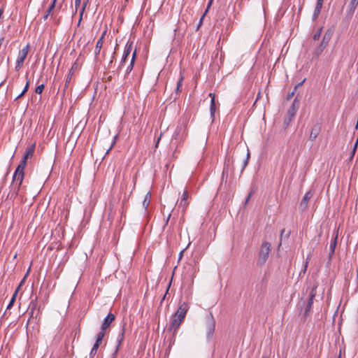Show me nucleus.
<instances>
[{"label": "nucleus", "mask_w": 358, "mask_h": 358, "mask_svg": "<svg viewBox=\"0 0 358 358\" xmlns=\"http://www.w3.org/2000/svg\"><path fill=\"white\" fill-rule=\"evenodd\" d=\"M35 146V143H33L27 148L26 152L22 160L20 161V163L17 166L14 173L13 180L17 186V189H20L24 179V169L25 168L27 161L29 158H31L34 155Z\"/></svg>", "instance_id": "f257e3e1"}, {"label": "nucleus", "mask_w": 358, "mask_h": 358, "mask_svg": "<svg viewBox=\"0 0 358 358\" xmlns=\"http://www.w3.org/2000/svg\"><path fill=\"white\" fill-rule=\"evenodd\" d=\"M29 50V45L27 44L22 50H20L17 58L16 60L15 70L19 71L23 64L24 59H26Z\"/></svg>", "instance_id": "f03ea898"}, {"label": "nucleus", "mask_w": 358, "mask_h": 358, "mask_svg": "<svg viewBox=\"0 0 358 358\" xmlns=\"http://www.w3.org/2000/svg\"><path fill=\"white\" fill-rule=\"evenodd\" d=\"M313 196V193L312 192V191H308L306 193L299 204V208L301 210H304L307 208L308 201L312 198Z\"/></svg>", "instance_id": "7ed1b4c3"}, {"label": "nucleus", "mask_w": 358, "mask_h": 358, "mask_svg": "<svg viewBox=\"0 0 358 358\" xmlns=\"http://www.w3.org/2000/svg\"><path fill=\"white\" fill-rule=\"evenodd\" d=\"M270 253V248H261V250L259 252V258L258 261L259 264H264Z\"/></svg>", "instance_id": "20e7f679"}, {"label": "nucleus", "mask_w": 358, "mask_h": 358, "mask_svg": "<svg viewBox=\"0 0 358 358\" xmlns=\"http://www.w3.org/2000/svg\"><path fill=\"white\" fill-rule=\"evenodd\" d=\"M189 308V306L186 303H182L179 306L178 309L174 315H176V317H180L182 320H184L186 313Z\"/></svg>", "instance_id": "39448f33"}, {"label": "nucleus", "mask_w": 358, "mask_h": 358, "mask_svg": "<svg viewBox=\"0 0 358 358\" xmlns=\"http://www.w3.org/2000/svg\"><path fill=\"white\" fill-rule=\"evenodd\" d=\"M297 110L298 106H296L294 100L287 111V117L285 118V122L289 123L292 120V119L295 116Z\"/></svg>", "instance_id": "423d86ee"}, {"label": "nucleus", "mask_w": 358, "mask_h": 358, "mask_svg": "<svg viewBox=\"0 0 358 358\" xmlns=\"http://www.w3.org/2000/svg\"><path fill=\"white\" fill-rule=\"evenodd\" d=\"M131 49H132V42H130V43L128 42L126 45L124 50V53H123L121 63H120V67H122L124 65V64L126 62L127 57H129V55L131 53Z\"/></svg>", "instance_id": "0eeeda50"}, {"label": "nucleus", "mask_w": 358, "mask_h": 358, "mask_svg": "<svg viewBox=\"0 0 358 358\" xmlns=\"http://www.w3.org/2000/svg\"><path fill=\"white\" fill-rule=\"evenodd\" d=\"M115 315L112 313H109L107 317L104 319V321L101 326V330L100 332H104L106 329L110 326V324L114 321Z\"/></svg>", "instance_id": "6e6552de"}, {"label": "nucleus", "mask_w": 358, "mask_h": 358, "mask_svg": "<svg viewBox=\"0 0 358 358\" xmlns=\"http://www.w3.org/2000/svg\"><path fill=\"white\" fill-rule=\"evenodd\" d=\"M182 321V319L178 317L176 315H174L169 327L170 329L173 331V332H176Z\"/></svg>", "instance_id": "1a4fd4ad"}, {"label": "nucleus", "mask_w": 358, "mask_h": 358, "mask_svg": "<svg viewBox=\"0 0 358 358\" xmlns=\"http://www.w3.org/2000/svg\"><path fill=\"white\" fill-rule=\"evenodd\" d=\"M189 204V203L188 201L183 200L181 199L180 200H178V201H177L178 209V210H180L181 212L182 216L185 215Z\"/></svg>", "instance_id": "9d476101"}, {"label": "nucleus", "mask_w": 358, "mask_h": 358, "mask_svg": "<svg viewBox=\"0 0 358 358\" xmlns=\"http://www.w3.org/2000/svg\"><path fill=\"white\" fill-rule=\"evenodd\" d=\"M103 336H104V332H100L99 334V335L96 338V343H94V345L91 350L90 356L92 357L96 355V350L99 348V346L100 343H101Z\"/></svg>", "instance_id": "9b49d317"}, {"label": "nucleus", "mask_w": 358, "mask_h": 358, "mask_svg": "<svg viewBox=\"0 0 358 358\" xmlns=\"http://www.w3.org/2000/svg\"><path fill=\"white\" fill-rule=\"evenodd\" d=\"M321 131V126L320 124H315L310 131L309 139L314 141L320 134Z\"/></svg>", "instance_id": "f8f14e48"}, {"label": "nucleus", "mask_w": 358, "mask_h": 358, "mask_svg": "<svg viewBox=\"0 0 358 358\" xmlns=\"http://www.w3.org/2000/svg\"><path fill=\"white\" fill-rule=\"evenodd\" d=\"M316 288H317V285H315L313 287L312 291L310 292V298H309L308 303V305H307V308H306V310H305V314L306 315L308 314V313L310 311V310L311 308V306H312V304H313V298L315 297V294H316V291H315Z\"/></svg>", "instance_id": "ddd939ff"}, {"label": "nucleus", "mask_w": 358, "mask_h": 358, "mask_svg": "<svg viewBox=\"0 0 358 358\" xmlns=\"http://www.w3.org/2000/svg\"><path fill=\"white\" fill-rule=\"evenodd\" d=\"M106 33V31H104L103 33L102 34L101 36L99 38V39L96 42V45L95 50H94V54L96 55H97L100 53L101 49L103 46V38L105 37Z\"/></svg>", "instance_id": "4468645a"}, {"label": "nucleus", "mask_w": 358, "mask_h": 358, "mask_svg": "<svg viewBox=\"0 0 358 358\" xmlns=\"http://www.w3.org/2000/svg\"><path fill=\"white\" fill-rule=\"evenodd\" d=\"M358 6V0H351L348 8V14L350 16L353 15L355 10Z\"/></svg>", "instance_id": "2eb2a0df"}, {"label": "nucleus", "mask_w": 358, "mask_h": 358, "mask_svg": "<svg viewBox=\"0 0 358 358\" xmlns=\"http://www.w3.org/2000/svg\"><path fill=\"white\" fill-rule=\"evenodd\" d=\"M207 326V334L208 336L210 337L213 334L215 330V323L212 319H208L206 322Z\"/></svg>", "instance_id": "dca6fc26"}, {"label": "nucleus", "mask_w": 358, "mask_h": 358, "mask_svg": "<svg viewBox=\"0 0 358 358\" xmlns=\"http://www.w3.org/2000/svg\"><path fill=\"white\" fill-rule=\"evenodd\" d=\"M324 39H325V36L324 37L323 41L320 43V46L315 50L313 54L315 57H319V55L322 53L323 50L325 48V47L327 44V42H324Z\"/></svg>", "instance_id": "f3484780"}, {"label": "nucleus", "mask_w": 358, "mask_h": 358, "mask_svg": "<svg viewBox=\"0 0 358 358\" xmlns=\"http://www.w3.org/2000/svg\"><path fill=\"white\" fill-rule=\"evenodd\" d=\"M209 96L211 98L210 106V115L212 117H213L215 112V94L213 93H210Z\"/></svg>", "instance_id": "a211bd4d"}, {"label": "nucleus", "mask_w": 358, "mask_h": 358, "mask_svg": "<svg viewBox=\"0 0 358 358\" xmlns=\"http://www.w3.org/2000/svg\"><path fill=\"white\" fill-rule=\"evenodd\" d=\"M136 57V51L134 50L133 54H132V55H131L130 63H129V64L127 66V70H126V73L127 74L129 73L131 71V70L133 69Z\"/></svg>", "instance_id": "6ab92c4d"}, {"label": "nucleus", "mask_w": 358, "mask_h": 358, "mask_svg": "<svg viewBox=\"0 0 358 358\" xmlns=\"http://www.w3.org/2000/svg\"><path fill=\"white\" fill-rule=\"evenodd\" d=\"M56 2H57V0H53L52 1V3L50 4V6L48 8V10H46V12H45V15L43 16V20H46L48 19L50 13L55 8Z\"/></svg>", "instance_id": "aec40b11"}, {"label": "nucleus", "mask_w": 358, "mask_h": 358, "mask_svg": "<svg viewBox=\"0 0 358 358\" xmlns=\"http://www.w3.org/2000/svg\"><path fill=\"white\" fill-rule=\"evenodd\" d=\"M20 288V285L18 286V287L17 288V289L15 290V292H14L8 306H7V309H10L13 305L14 304L15 301V299H16V296H17V292L19 291Z\"/></svg>", "instance_id": "412c9836"}, {"label": "nucleus", "mask_w": 358, "mask_h": 358, "mask_svg": "<svg viewBox=\"0 0 358 358\" xmlns=\"http://www.w3.org/2000/svg\"><path fill=\"white\" fill-rule=\"evenodd\" d=\"M124 328L123 327L117 338V348L121 345L122 342L124 340Z\"/></svg>", "instance_id": "4be33fe9"}, {"label": "nucleus", "mask_w": 358, "mask_h": 358, "mask_svg": "<svg viewBox=\"0 0 358 358\" xmlns=\"http://www.w3.org/2000/svg\"><path fill=\"white\" fill-rule=\"evenodd\" d=\"M150 198H151V194L150 192H148L146 194V195L145 196L144 200L143 201V205L145 207V208H146L149 206L150 201Z\"/></svg>", "instance_id": "5701e85b"}, {"label": "nucleus", "mask_w": 358, "mask_h": 358, "mask_svg": "<svg viewBox=\"0 0 358 358\" xmlns=\"http://www.w3.org/2000/svg\"><path fill=\"white\" fill-rule=\"evenodd\" d=\"M29 86V81L27 80V81L26 83V85H25V86L24 87L23 91L21 92L20 94H19L17 96V99H19V98L22 97L28 91Z\"/></svg>", "instance_id": "b1692460"}, {"label": "nucleus", "mask_w": 358, "mask_h": 358, "mask_svg": "<svg viewBox=\"0 0 358 358\" xmlns=\"http://www.w3.org/2000/svg\"><path fill=\"white\" fill-rule=\"evenodd\" d=\"M320 11H321L320 8H315V10L313 14V20H315L318 17V16L320 13Z\"/></svg>", "instance_id": "393cba45"}, {"label": "nucleus", "mask_w": 358, "mask_h": 358, "mask_svg": "<svg viewBox=\"0 0 358 358\" xmlns=\"http://www.w3.org/2000/svg\"><path fill=\"white\" fill-rule=\"evenodd\" d=\"M213 0H209V2L208 3L207 8L206 9V11H205L204 14L202 15V17H201V18L200 20V24L202 23L203 17H204L205 15L206 14V13L208 11V9L210 8V7L211 6V5L213 3Z\"/></svg>", "instance_id": "a878e982"}, {"label": "nucleus", "mask_w": 358, "mask_h": 358, "mask_svg": "<svg viewBox=\"0 0 358 358\" xmlns=\"http://www.w3.org/2000/svg\"><path fill=\"white\" fill-rule=\"evenodd\" d=\"M44 90V85L41 84L38 86H37L35 89V92L36 94H41Z\"/></svg>", "instance_id": "bb28decb"}, {"label": "nucleus", "mask_w": 358, "mask_h": 358, "mask_svg": "<svg viewBox=\"0 0 358 358\" xmlns=\"http://www.w3.org/2000/svg\"><path fill=\"white\" fill-rule=\"evenodd\" d=\"M189 197V192H188V191H187V189H185V190L182 192V195H181V198H180V199H183V200L188 201Z\"/></svg>", "instance_id": "cd10ccee"}, {"label": "nucleus", "mask_w": 358, "mask_h": 358, "mask_svg": "<svg viewBox=\"0 0 358 358\" xmlns=\"http://www.w3.org/2000/svg\"><path fill=\"white\" fill-rule=\"evenodd\" d=\"M322 31V28H320L318 31L313 35V39L315 41L318 40L320 37V34Z\"/></svg>", "instance_id": "c85d7f7f"}, {"label": "nucleus", "mask_w": 358, "mask_h": 358, "mask_svg": "<svg viewBox=\"0 0 358 358\" xmlns=\"http://www.w3.org/2000/svg\"><path fill=\"white\" fill-rule=\"evenodd\" d=\"M324 0H317L315 8L322 9Z\"/></svg>", "instance_id": "c756f323"}, {"label": "nucleus", "mask_w": 358, "mask_h": 358, "mask_svg": "<svg viewBox=\"0 0 358 358\" xmlns=\"http://www.w3.org/2000/svg\"><path fill=\"white\" fill-rule=\"evenodd\" d=\"M357 145H358V138L356 141V143H355V145H354V148H353V150L352 151V155H351V159L353 157V156L355 155V153L356 152V150H357Z\"/></svg>", "instance_id": "7c9ffc66"}, {"label": "nucleus", "mask_w": 358, "mask_h": 358, "mask_svg": "<svg viewBox=\"0 0 358 358\" xmlns=\"http://www.w3.org/2000/svg\"><path fill=\"white\" fill-rule=\"evenodd\" d=\"M85 9V3L84 4V6H83V8H82V9H81V10H80V20H79V22H80V21H81V20H82V16H83V13H84Z\"/></svg>", "instance_id": "2f4dec72"}, {"label": "nucleus", "mask_w": 358, "mask_h": 358, "mask_svg": "<svg viewBox=\"0 0 358 358\" xmlns=\"http://www.w3.org/2000/svg\"><path fill=\"white\" fill-rule=\"evenodd\" d=\"M80 3H81V0H75V6H76V10L80 6Z\"/></svg>", "instance_id": "473e14b6"}, {"label": "nucleus", "mask_w": 358, "mask_h": 358, "mask_svg": "<svg viewBox=\"0 0 358 358\" xmlns=\"http://www.w3.org/2000/svg\"><path fill=\"white\" fill-rule=\"evenodd\" d=\"M182 78H181L179 81L178 82V84H177V87H176V91H179V89L182 85Z\"/></svg>", "instance_id": "72a5a7b5"}, {"label": "nucleus", "mask_w": 358, "mask_h": 358, "mask_svg": "<svg viewBox=\"0 0 358 358\" xmlns=\"http://www.w3.org/2000/svg\"><path fill=\"white\" fill-rule=\"evenodd\" d=\"M252 192H250V193L248 194V197H247V199H246V200H245V202H246V203H247V202L249 201V199H250V197H251V196H252Z\"/></svg>", "instance_id": "f704fd0d"}, {"label": "nucleus", "mask_w": 358, "mask_h": 358, "mask_svg": "<svg viewBox=\"0 0 358 358\" xmlns=\"http://www.w3.org/2000/svg\"><path fill=\"white\" fill-rule=\"evenodd\" d=\"M114 143H115V141L113 143V144L111 145V146L110 147V148L108 150V151L106 152V154H108V152L112 149V148H113V146Z\"/></svg>", "instance_id": "c9c22d12"}, {"label": "nucleus", "mask_w": 358, "mask_h": 358, "mask_svg": "<svg viewBox=\"0 0 358 358\" xmlns=\"http://www.w3.org/2000/svg\"><path fill=\"white\" fill-rule=\"evenodd\" d=\"M334 252V248H331L330 251H329V254H333Z\"/></svg>", "instance_id": "e433bc0d"}, {"label": "nucleus", "mask_w": 358, "mask_h": 358, "mask_svg": "<svg viewBox=\"0 0 358 358\" xmlns=\"http://www.w3.org/2000/svg\"><path fill=\"white\" fill-rule=\"evenodd\" d=\"M248 164V159L246 160H245L244 162V164H243V168H245Z\"/></svg>", "instance_id": "4c0bfd02"}, {"label": "nucleus", "mask_w": 358, "mask_h": 358, "mask_svg": "<svg viewBox=\"0 0 358 358\" xmlns=\"http://www.w3.org/2000/svg\"><path fill=\"white\" fill-rule=\"evenodd\" d=\"M294 92H292L290 94H289V98L292 97L294 96Z\"/></svg>", "instance_id": "58836bf2"}, {"label": "nucleus", "mask_w": 358, "mask_h": 358, "mask_svg": "<svg viewBox=\"0 0 358 358\" xmlns=\"http://www.w3.org/2000/svg\"><path fill=\"white\" fill-rule=\"evenodd\" d=\"M285 232V230L283 229L282 231H281V237L282 236L283 234Z\"/></svg>", "instance_id": "ea45409f"}, {"label": "nucleus", "mask_w": 358, "mask_h": 358, "mask_svg": "<svg viewBox=\"0 0 358 358\" xmlns=\"http://www.w3.org/2000/svg\"><path fill=\"white\" fill-rule=\"evenodd\" d=\"M3 15V10L0 9V18Z\"/></svg>", "instance_id": "a19ab883"}, {"label": "nucleus", "mask_w": 358, "mask_h": 358, "mask_svg": "<svg viewBox=\"0 0 358 358\" xmlns=\"http://www.w3.org/2000/svg\"><path fill=\"white\" fill-rule=\"evenodd\" d=\"M184 250L181 251L180 253V257H181V256L182 255V253H183Z\"/></svg>", "instance_id": "79ce46f5"}, {"label": "nucleus", "mask_w": 358, "mask_h": 358, "mask_svg": "<svg viewBox=\"0 0 358 358\" xmlns=\"http://www.w3.org/2000/svg\"><path fill=\"white\" fill-rule=\"evenodd\" d=\"M263 358H268V357H263Z\"/></svg>", "instance_id": "37998d69"}]
</instances>
